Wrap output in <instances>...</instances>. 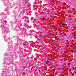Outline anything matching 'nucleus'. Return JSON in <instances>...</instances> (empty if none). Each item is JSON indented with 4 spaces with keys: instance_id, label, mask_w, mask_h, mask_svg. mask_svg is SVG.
<instances>
[{
    "instance_id": "f257e3e1",
    "label": "nucleus",
    "mask_w": 76,
    "mask_h": 76,
    "mask_svg": "<svg viewBox=\"0 0 76 76\" xmlns=\"http://www.w3.org/2000/svg\"><path fill=\"white\" fill-rule=\"evenodd\" d=\"M49 63H50V61L47 60L46 62H45V64H49Z\"/></svg>"
},
{
    "instance_id": "f03ea898",
    "label": "nucleus",
    "mask_w": 76,
    "mask_h": 76,
    "mask_svg": "<svg viewBox=\"0 0 76 76\" xmlns=\"http://www.w3.org/2000/svg\"><path fill=\"white\" fill-rule=\"evenodd\" d=\"M23 74L24 76H25V75H26V74H25V72H23Z\"/></svg>"
},
{
    "instance_id": "7ed1b4c3",
    "label": "nucleus",
    "mask_w": 76,
    "mask_h": 76,
    "mask_svg": "<svg viewBox=\"0 0 76 76\" xmlns=\"http://www.w3.org/2000/svg\"><path fill=\"white\" fill-rule=\"evenodd\" d=\"M23 45H26V43H23Z\"/></svg>"
},
{
    "instance_id": "20e7f679",
    "label": "nucleus",
    "mask_w": 76,
    "mask_h": 76,
    "mask_svg": "<svg viewBox=\"0 0 76 76\" xmlns=\"http://www.w3.org/2000/svg\"><path fill=\"white\" fill-rule=\"evenodd\" d=\"M74 75L75 74L74 73H73L71 76H74Z\"/></svg>"
},
{
    "instance_id": "39448f33",
    "label": "nucleus",
    "mask_w": 76,
    "mask_h": 76,
    "mask_svg": "<svg viewBox=\"0 0 76 76\" xmlns=\"http://www.w3.org/2000/svg\"><path fill=\"white\" fill-rule=\"evenodd\" d=\"M43 20H45V18H44L43 19Z\"/></svg>"
},
{
    "instance_id": "423d86ee",
    "label": "nucleus",
    "mask_w": 76,
    "mask_h": 76,
    "mask_svg": "<svg viewBox=\"0 0 76 76\" xmlns=\"http://www.w3.org/2000/svg\"><path fill=\"white\" fill-rule=\"evenodd\" d=\"M4 22H5V23H7V21L5 20Z\"/></svg>"
},
{
    "instance_id": "0eeeda50",
    "label": "nucleus",
    "mask_w": 76,
    "mask_h": 76,
    "mask_svg": "<svg viewBox=\"0 0 76 76\" xmlns=\"http://www.w3.org/2000/svg\"><path fill=\"white\" fill-rule=\"evenodd\" d=\"M65 25V24H64V23H63V24H62V26H63V25Z\"/></svg>"
},
{
    "instance_id": "6e6552de",
    "label": "nucleus",
    "mask_w": 76,
    "mask_h": 76,
    "mask_svg": "<svg viewBox=\"0 0 76 76\" xmlns=\"http://www.w3.org/2000/svg\"><path fill=\"white\" fill-rule=\"evenodd\" d=\"M62 70H64V68H62Z\"/></svg>"
},
{
    "instance_id": "1a4fd4ad",
    "label": "nucleus",
    "mask_w": 76,
    "mask_h": 76,
    "mask_svg": "<svg viewBox=\"0 0 76 76\" xmlns=\"http://www.w3.org/2000/svg\"><path fill=\"white\" fill-rule=\"evenodd\" d=\"M75 69V67H72V69Z\"/></svg>"
},
{
    "instance_id": "9d476101",
    "label": "nucleus",
    "mask_w": 76,
    "mask_h": 76,
    "mask_svg": "<svg viewBox=\"0 0 76 76\" xmlns=\"http://www.w3.org/2000/svg\"><path fill=\"white\" fill-rule=\"evenodd\" d=\"M71 52H73V50H71Z\"/></svg>"
},
{
    "instance_id": "9b49d317",
    "label": "nucleus",
    "mask_w": 76,
    "mask_h": 76,
    "mask_svg": "<svg viewBox=\"0 0 76 76\" xmlns=\"http://www.w3.org/2000/svg\"><path fill=\"white\" fill-rule=\"evenodd\" d=\"M64 68H65V69H66V66H64Z\"/></svg>"
},
{
    "instance_id": "f8f14e48",
    "label": "nucleus",
    "mask_w": 76,
    "mask_h": 76,
    "mask_svg": "<svg viewBox=\"0 0 76 76\" xmlns=\"http://www.w3.org/2000/svg\"><path fill=\"white\" fill-rule=\"evenodd\" d=\"M28 6H29V5H28Z\"/></svg>"
}]
</instances>
